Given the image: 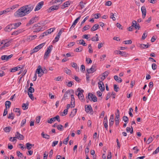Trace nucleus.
<instances>
[{
    "label": "nucleus",
    "mask_w": 159,
    "mask_h": 159,
    "mask_svg": "<svg viewBox=\"0 0 159 159\" xmlns=\"http://www.w3.org/2000/svg\"><path fill=\"white\" fill-rule=\"evenodd\" d=\"M27 15L23 7L18 10L14 14L16 17H20Z\"/></svg>",
    "instance_id": "f257e3e1"
},
{
    "label": "nucleus",
    "mask_w": 159,
    "mask_h": 159,
    "mask_svg": "<svg viewBox=\"0 0 159 159\" xmlns=\"http://www.w3.org/2000/svg\"><path fill=\"white\" fill-rule=\"evenodd\" d=\"M23 7L27 15L30 13L34 8L33 6L31 4L25 5Z\"/></svg>",
    "instance_id": "f03ea898"
},
{
    "label": "nucleus",
    "mask_w": 159,
    "mask_h": 159,
    "mask_svg": "<svg viewBox=\"0 0 159 159\" xmlns=\"http://www.w3.org/2000/svg\"><path fill=\"white\" fill-rule=\"evenodd\" d=\"M52 47L53 46L52 45H50L48 47L47 50L45 52L44 54V59H47L49 57V54L51 53L52 50Z\"/></svg>",
    "instance_id": "7ed1b4c3"
},
{
    "label": "nucleus",
    "mask_w": 159,
    "mask_h": 159,
    "mask_svg": "<svg viewBox=\"0 0 159 159\" xmlns=\"http://www.w3.org/2000/svg\"><path fill=\"white\" fill-rule=\"evenodd\" d=\"M74 93V91L73 90H67L65 93L64 96L62 98V99L66 100V99H68L70 96V94H73Z\"/></svg>",
    "instance_id": "20e7f679"
},
{
    "label": "nucleus",
    "mask_w": 159,
    "mask_h": 159,
    "mask_svg": "<svg viewBox=\"0 0 159 159\" xmlns=\"http://www.w3.org/2000/svg\"><path fill=\"white\" fill-rule=\"evenodd\" d=\"M78 91H80V93H78V96L79 98L81 100H83L84 99V96L83 94V93L84 92L83 90L82 89L80 88H78Z\"/></svg>",
    "instance_id": "39448f33"
},
{
    "label": "nucleus",
    "mask_w": 159,
    "mask_h": 159,
    "mask_svg": "<svg viewBox=\"0 0 159 159\" xmlns=\"http://www.w3.org/2000/svg\"><path fill=\"white\" fill-rule=\"evenodd\" d=\"M56 120H57L59 122L60 121V116H59L57 115L55 117H52L51 118L50 120H48L47 121V122L51 124L53 122L55 121Z\"/></svg>",
    "instance_id": "423d86ee"
},
{
    "label": "nucleus",
    "mask_w": 159,
    "mask_h": 159,
    "mask_svg": "<svg viewBox=\"0 0 159 159\" xmlns=\"http://www.w3.org/2000/svg\"><path fill=\"white\" fill-rule=\"evenodd\" d=\"M36 72L38 74V76L41 77L44 73L40 66H39L36 70Z\"/></svg>",
    "instance_id": "0eeeda50"
},
{
    "label": "nucleus",
    "mask_w": 159,
    "mask_h": 159,
    "mask_svg": "<svg viewBox=\"0 0 159 159\" xmlns=\"http://www.w3.org/2000/svg\"><path fill=\"white\" fill-rule=\"evenodd\" d=\"M36 28L35 30L34 31V32H38L40 31L43 30V28L41 26H39L38 24H35L34 25L33 28Z\"/></svg>",
    "instance_id": "6e6552de"
},
{
    "label": "nucleus",
    "mask_w": 159,
    "mask_h": 159,
    "mask_svg": "<svg viewBox=\"0 0 159 159\" xmlns=\"http://www.w3.org/2000/svg\"><path fill=\"white\" fill-rule=\"evenodd\" d=\"M86 105L85 107V111L88 113H91L92 112H93V109L91 105H88L87 107Z\"/></svg>",
    "instance_id": "1a4fd4ad"
},
{
    "label": "nucleus",
    "mask_w": 159,
    "mask_h": 159,
    "mask_svg": "<svg viewBox=\"0 0 159 159\" xmlns=\"http://www.w3.org/2000/svg\"><path fill=\"white\" fill-rule=\"evenodd\" d=\"M43 4L44 2L43 1H41L39 2L36 7L34 9V11H38L40 10L42 8Z\"/></svg>",
    "instance_id": "9d476101"
},
{
    "label": "nucleus",
    "mask_w": 159,
    "mask_h": 159,
    "mask_svg": "<svg viewBox=\"0 0 159 159\" xmlns=\"http://www.w3.org/2000/svg\"><path fill=\"white\" fill-rule=\"evenodd\" d=\"M98 87L101 91H103L105 89V86L103 82L100 81L98 83Z\"/></svg>",
    "instance_id": "9b49d317"
},
{
    "label": "nucleus",
    "mask_w": 159,
    "mask_h": 159,
    "mask_svg": "<svg viewBox=\"0 0 159 159\" xmlns=\"http://www.w3.org/2000/svg\"><path fill=\"white\" fill-rule=\"evenodd\" d=\"M13 56V54H11L9 56L7 55H3L1 57V59L2 60L8 61L9 59L11 58Z\"/></svg>",
    "instance_id": "f8f14e48"
},
{
    "label": "nucleus",
    "mask_w": 159,
    "mask_h": 159,
    "mask_svg": "<svg viewBox=\"0 0 159 159\" xmlns=\"http://www.w3.org/2000/svg\"><path fill=\"white\" fill-rule=\"evenodd\" d=\"M37 17H36L32 18L29 21V22L27 24L26 26H29L32 24L36 21Z\"/></svg>",
    "instance_id": "ddd939ff"
},
{
    "label": "nucleus",
    "mask_w": 159,
    "mask_h": 159,
    "mask_svg": "<svg viewBox=\"0 0 159 159\" xmlns=\"http://www.w3.org/2000/svg\"><path fill=\"white\" fill-rule=\"evenodd\" d=\"M16 138L20 140H23L24 138V136L20 134L18 132H16L15 134Z\"/></svg>",
    "instance_id": "4468645a"
},
{
    "label": "nucleus",
    "mask_w": 159,
    "mask_h": 159,
    "mask_svg": "<svg viewBox=\"0 0 159 159\" xmlns=\"http://www.w3.org/2000/svg\"><path fill=\"white\" fill-rule=\"evenodd\" d=\"M13 25L11 24L7 25L4 29V30L6 32L11 31L13 28Z\"/></svg>",
    "instance_id": "2eb2a0df"
},
{
    "label": "nucleus",
    "mask_w": 159,
    "mask_h": 159,
    "mask_svg": "<svg viewBox=\"0 0 159 159\" xmlns=\"http://www.w3.org/2000/svg\"><path fill=\"white\" fill-rule=\"evenodd\" d=\"M95 66L93 65L90 68L87 69V71L88 73H92L95 71L96 70L95 69Z\"/></svg>",
    "instance_id": "dca6fc26"
},
{
    "label": "nucleus",
    "mask_w": 159,
    "mask_h": 159,
    "mask_svg": "<svg viewBox=\"0 0 159 159\" xmlns=\"http://www.w3.org/2000/svg\"><path fill=\"white\" fill-rule=\"evenodd\" d=\"M59 7L58 6H53L51 7L49 9L47 10L48 12H51L52 11L57 10L58 9Z\"/></svg>",
    "instance_id": "f3484780"
},
{
    "label": "nucleus",
    "mask_w": 159,
    "mask_h": 159,
    "mask_svg": "<svg viewBox=\"0 0 159 159\" xmlns=\"http://www.w3.org/2000/svg\"><path fill=\"white\" fill-rule=\"evenodd\" d=\"M114 53L115 54H120L122 56L126 57V53L125 52H123L119 50L115 51Z\"/></svg>",
    "instance_id": "a211bd4d"
},
{
    "label": "nucleus",
    "mask_w": 159,
    "mask_h": 159,
    "mask_svg": "<svg viewBox=\"0 0 159 159\" xmlns=\"http://www.w3.org/2000/svg\"><path fill=\"white\" fill-rule=\"evenodd\" d=\"M70 5V2L69 1H66L64 2L63 5L62 6L61 8L62 9H64L66 7H68Z\"/></svg>",
    "instance_id": "6ab92c4d"
},
{
    "label": "nucleus",
    "mask_w": 159,
    "mask_h": 159,
    "mask_svg": "<svg viewBox=\"0 0 159 159\" xmlns=\"http://www.w3.org/2000/svg\"><path fill=\"white\" fill-rule=\"evenodd\" d=\"M99 28V26L98 24H95L92 27L91 29L92 31H94L97 30Z\"/></svg>",
    "instance_id": "aec40b11"
},
{
    "label": "nucleus",
    "mask_w": 159,
    "mask_h": 159,
    "mask_svg": "<svg viewBox=\"0 0 159 159\" xmlns=\"http://www.w3.org/2000/svg\"><path fill=\"white\" fill-rule=\"evenodd\" d=\"M109 74V71L108 70L106 71L102 74V76L103 78L102 80H104L106 77H107Z\"/></svg>",
    "instance_id": "412c9836"
},
{
    "label": "nucleus",
    "mask_w": 159,
    "mask_h": 159,
    "mask_svg": "<svg viewBox=\"0 0 159 159\" xmlns=\"http://www.w3.org/2000/svg\"><path fill=\"white\" fill-rule=\"evenodd\" d=\"M114 79L118 83H121L122 82V79L117 75H115L114 76Z\"/></svg>",
    "instance_id": "4be33fe9"
},
{
    "label": "nucleus",
    "mask_w": 159,
    "mask_h": 159,
    "mask_svg": "<svg viewBox=\"0 0 159 159\" xmlns=\"http://www.w3.org/2000/svg\"><path fill=\"white\" fill-rule=\"evenodd\" d=\"M2 42H3V43L4 45L2 47L0 48V49H2L4 48L5 47H7L9 46V43L8 42H5V41H3Z\"/></svg>",
    "instance_id": "5701e85b"
},
{
    "label": "nucleus",
    "mask_w": 159,
    "mask_h": 159,
    "mask_svg": "<svg viewBox=\"0 0 159 159\" xmlns=\"http://www.w3.org/2000/svg\"><path fill=\"white\" fill-rule=\"evenodd\" d=\"M91 40L92 41H98L99 40L98 35L96 34L95 35V36L92 37L91 38Z\"/></svg>",
    "instance_id": "b1692460"
},
{
    "label": "nucleus",
    "mask_w": 159,
    "mask_h": 159,
    "mask_svg": "<svg viewBox=\"0 0 159 159\" xmlns=\"http://www.w3.org/2000/svg\"><path fill=\"white\" fill-rule=\"evenodd\" d=\"M140 48L143 49H145L148 48L149 47V46L147 44H140L139 46Z\"/></svg>",
    "instance_id": "393cba45"
},
{
    "label": "nucleus",
    "mask_w": 159,
    "mask_h": 159,
    "mask_svg": "<svg viewBox=\"0 0 159 159\" xmlns=\"http://www.w3.org/2000/svg\"><path fill=\"white\" fill-rule=\"evenodd\" d=\"M29 103L27 102L26 103H23L22 105V109L24 110H25L28 108Z\"/></svg>",
    "instance_id": "a878e982"
},
{
    "label": "nucleus",
    "mask_w": 159,
    "mask_h": 159,
    "mask_svg": "<svg viewBox=\"0 0 159 159\" xmlns=\"http://www.w3.org/2000/svg\"><path fill=\"white\" fill-rule=\"evenodd\" d=\"M39 49L38 48V46H37L36 47L34 48L30 52V54L32 55L35 52H37L38 51Z\"/></svg>",
    "instance_id": "bb28decb"
},
{
    "label": "nucleus",
    "mask_w": 159,
    "mask_h": 159,
    "mask_svg": "<svg viewBox=\"0 0 159 159\" xmlns=\"http://www.w3.org/2000/svg\"><path fill=\"white\" fill-rule=\"evenodd\" d=\"M119 117V115H118V116H116L115 125L116 126L118 125L119 124V121L120 120V118Z\"/></svg>",
    "instance_id": "cd10ccee"
},
{
    "label": "nucleus",
    "mask_w": 159,
    "mask_h": 159,
    "mask_svg": "<svg viewBox=\"0 0 159 159\" xmlns=\"http://www.w3.org/2000/svg\"><path fill=\"white\" fill-rule=\"evenodd\" d=\"M41 135L43 138L46 139H48L49 138V135L46 134H44V132H43L42 133Z\"/></svg>",
    "instance_id": "c85d7f7f"
},
{
    "label": "nucleus",
    "mask_w": 159,
    "mask_h": 159,
    "mask_svg": "<svg viewBox=\"0 0 159 159\" xmlns=\"http://www.w3.org/2000/svg\"><path fill=\"white\" fill-rule=\"evenodd\" d=\"M13 111L16 112H18V113L17 114V116H19L20 114V109L18 108H16L13 109Z\"/></svg>",
    "instance_id": "c756f323"
},
{
    "label": "nucleus",
    "mask_w": 159,
    "mask_h": 159,
    "mask_svg": "<svg viewBox=\"0 0 159 159\" xmlns=\"http://www.w3.org/2000/svg\"><path fill=\"white\" fill-rule=\"evenodd\" d=\"M14 26V27H13V28L15 29L17 28L18 27H19L21 24V23L20 22H18L17 23H15L13 24H12Z\"/></svg>",
    "instance_id": "7c9ffc66"
},
{
    "label": "nucleus",
    "mask_w": 159,
    "mask_h": 159,
    "mask_svg": "<svg viewBox=\"0 0 159 159\" xmlns=\"http://www.w3.org/2000/svg\"><path fill=\"white\" fill-rule=\"evenodd\" d=\"M11 129L10 126L7 127L4 129V130L5 132H9Z\"/></svg>",
    "instance_id": "2f4dec72"
},
{
    "label": "nucleus",
    "mask_w": 159,
    "mask_h": 159,
    "mask_svg": "<svg viewBox=\"0 0 159 159\" xmlns=\"http://www.w3.org/2000/svg\"><path fill=\"white\" fill-rule=\"evenodd\" d=\"M141 10L142 14H146V10L144 6H143L141 7Z\"/></svg>",
    "instance_id": "473e14b6"
},
{
    "label": "nucleus",
    "mask_w": 159,
    "mask_h": 159,
    "mask_svg": "<svg viewBox=\"0 0 159 159\" xmlns=\"http://www.w3.org/2000/svg\"><path fill=\"white\" fill-rule=\"evenodd\" d=\"M77 109L76 108L73 110L71 112V114L70 115V116H72V117H73L75 115L77 112Z\"/></svg>",
    "instance_id": "72a5a7b5"
},
{
    "label": "nucleus",
    "mask_w": 159,
    "mask_h": 159,
    "mask_svg": "<svg viewBox=\"0 0 159 159\" xmlns=\"http://www.w3.org/2000/svg\"><path fill=\"white\" fill-rule=\"evenodd\" d=\"M26 148L29 150H30L32 148V147L34 145L29 143H27L26 144Z\"/></svg>",
    "instance_id": "f704fd0d"
},
{
    "label": "nucleus",
    "mask_w": 159,
    "mask_h": 159,
    "mask_svg": "<svg viewBox=\"0 0 159 159\" xmlns=\"http://www.w3.org/2000/svg\"><path fill=\"white\" fill-rule=\"evenodd\" d=\"M55 29V28H51L49 29L46 31L47 32L46 33H48V34H50L52 32H53Z\"/></svg>",
    "instance_id": "c9c22d12"
},
{
    "label": "nucleus",
    "mask_w": 159,
    "mask_h": 159,
    "mask_svg": "<svg viewBox=\"0 0 159 159\" xmlns=\"http://www.w3.org/2000/svg\"><path fill=\"white\" fill-rule=\"evenodd\" d=\"M79 44H82L84 46H86L87 45L86 43L85 42L84 40H79Z\"/></svg>",
    "instance_id": "e433bc0d"
},
{
    "label": "nucleus",
    "mask_w": 159,
    "mask_h": 159,
    "mask_svg": "<svg viewBox=\"0 0 159 159\" xmlns=\"http://www.w3.org/2000/svg\"><path fill=\"white\" fill-rule=\"evenodd\" d=\"M90 27L91 26L89 25L85 26L83 28V30H82V32H84L85 31L89 29Z\"/></svg>",
    "instance_id": "4c0bfd02"
},
{
    "label": "nucleus",
    "mask_w": 159,
    "mask_h": 159,
    "mask_svg": "<svg viewBox=\"0 0 159 159\" xmlns=\"http://www.w3.org/2000/svg\"><path fill=\"white\" fill-rule=\"evenodd\" d=\"M92 98L90 99V101H93V102H96L97 101V98L95 95H92Z\"/></svg>",
    "instance_id": "58836bf2"
},
{
    "label": "nucleus",
    "mask_w": 159,
    "mask_h": 159,
    "mask_svg": "<svg viewBox=\"0 0 159 159\" xmlns=\"http://www.w3.org/2000/svg\"><path fill=\"white\" fill-rule=\"evenodd\" d=\"M64 71L65 73L68 75H70L71 73V70L68 69L67 68H65Z\"/></svg>",
    "instance_id": "ea45409f"
},
{
    "label": "nucleus",
    "mask_w": 159,
    "mask_h": 159,
    "mask_svg": "<svg viewBox=\"0 0 159 159\" xmlns=\"http://www.w3.org/2000/svg\"><path fill=\"white\" fill-rule=\"evenodd\" d=\"M34 91V89L33 88L30 87L28 89V93H32Z\"/></svg>",
    "instance_id": "a19ab883"
},
{
    "label": "nucleus",
    "mask_w": 159,
    "mask_h": 159,
    "mask_svg": "<svg viewBox=\"0 0 159 159\" xmlns=\"http://www.w3.org/2000/svg\"><path fill=\"white\" fill-rule=\"evenodd\" d=\"M21 32V30H20L16 31L13 32L11 34V35H17L19 33H20Z\"/></svg>",
    "instance_id": "79ce46f5"
},
{
    "label": "nucleus",
    "mask_w": 159,
    "mask_h": 159,
    "mask_svg": "<svg viewBox=\"0 0 159 159\" xmlns=\"http://www.w3.org/2000/svg\"><path fill=\"white\" fill-rule=\"evenodd\" d=\"M147 32L146 31H145L144 33L143 34L142 37V39L144 40L147 37Z\"/></svg>",
    "instance_id": "37998d69"
},
{
    "label": "nucleus",
    "mask_w": 159,
    "mask_h": 159,
    "mask_svg": "<svg viewBox=\"0 0 159 159\" xmlns=\"http://www.w3.org/2000/svg\"><path fill=\"white\" fill-rule=\"evenodd\" d=\"M57 129L59 130H63L64 129V126L61 125H59L57 126Z\"/></svg>",
    "instance_id": "c03bdc74"
},
{
    "label": "nucleus",
    "mask_w": 159,
    "mask_h": 159,
    "mask_svg": "<svg viewBox=\"0 0 159 159\" xmlns=\"http://www.w3.org/2000/svg\"><path fill=\"white\" fill-rule=\"evenodd\" d=\"M125 44H130L132 43V41L131 40H126L123 41V42Z\"/></svg>",
    "instance_id": "a18cd8bd"
},
{
    "label": "nucleus",
    "mask_w": 159,
    "mask_h": 159,
    "mask_svg": "<svg viewBox=\"0 0 159 159\" xmlns=\"http://www.w3.org/2000/svg\"><path fill=\"white\" fill-rule=\"evenodd\" d=\"M11 104V102L9 101H6L5 102V105L6 106V107H7V106H8V108H9L10 107V106Z\"/></svg>",
    "instance_id": "49530a36"
},
{
    "label": "nucleus",
    "mask_w": 159,
    "mask_h": 159,
    "mask_svg": "<svg viewBox=\"0 0 159 159\" xmlns=\"http://www.w3.org/2000/svg\"><path fill=\"white\" fill-rule=\"evenodd\" d=\"M123 120L125 122H126V123H128L129 121L128 118L127 116H124L123 117Z\"/></svg>",
    "instance_id": "de8ad7c7"
},
{
    "label": "nucleus",
    "mask_w": 159,
    "mask_h": 159,
    "mask_svg": "<svg viewBox=\"0 0 159 159\" xmlns=\"http://www.w3.org/2000/svg\"><path fill=\"white\" fill-rule=\"evenodd\" d=\"M83 50V47L81 46L79 47V48H76L75 50V51L76 52H81Z\"/></svg>",
    "instance_id": "09e8293b"
},
{
    "label": "nucleus",
    "mask_w": 159,
    "mask_h": 159,
    "mask_svg": "<svg viewBox=\"0 0 159 159\" xmlns=\"http://www.w3.org/2000/svg\"><path fill=\"white\" fill-rule=\"evenodd\" d=\"M115 14L112 13H111L110 14V18L112 19L113 21H115L116 20V18L114 16Z\"/></svg>",
    "instance_id": "8fccbe9b"
},
{
    "label": "nucleus",
    "mask_w": 159,
    "mask_h": 159,
    "mask_svg": "<svg viewBox=\"0 0 159 159\" xmlns=\"http://www.w3.org/2000/svg\"><path fill=\"white\" fill-rule=\"evenodd\" d=\"M153 141V139L152 138V137H150L148 139L147 141V143L148 144H149L151 142H152V141Z\"/></svg>",
    "instance_id": "3c124183"
},
{
    "label": "nucleus",
    "mask_w": 159,
    "mask_h": 159,
    "mask_svg": "<svg viewBox=\"0 0 159 159\" xmlns=\"http://www.w3.org/2000/svg\"><path fill=\"white\" fill-rule=\"evenodd\" d=\"M85 66L84 65H81L80 70L82 72H84L85 71Z\"/></svg>",
    "instance_id": "603ef678"
},
{
    "label": "nucleus",
    "mask_w": 159,
    "mask_h": 159,
    "mask_svg": "<svg viewBox=\"0 0 159 159\" xmlns=\"http://www.w3.org/2000/svg\"><path fill=\"white\" fill-rule=\"evenodd\" d=\"M45 43H43L37 46L39 49L40 50V49L42 48H43V47L45 45Z\"/></svg>",
    "instance_id": "864d4df0"
},
{
    "label": "nucleus",
    "mask_w": 159,
    "mask_h": 159,
    "mask_svg": "<svg viewBox=\"0 0 159 159\" xmlns=\"http://www.w3.org/2000/svg\"><path fill=\"white\" fill-rule=\"evenodd\" d=\"M17 156L18 157H20L22 158L23 157L22 153H21L19 151H17L16 152Z\"/></svg>",
    "instance_id": "5fc2aeb1"
},
{
    "label": "nucleus",
    "mask_w": 159,
    "mask_h": 159,
    "mask_svg": "<svg viewBox=\"0 0 159 159\" xmlns=\"http://www.w3.org/2000/svg\"><path fill=\"white\" fill-rule=\"evenodd\" d=\"M81 18V16H79L77 18H76L74 21L73 23L75 25H76V24L78 22V21Z\"/></svg>",
    "instance_id": "6e6d98bb"
},
{
    "label": "nucleus",
    "mask_w": 159,
    "mask_h": 159,
    "mask_svg": "<svg viewBox=\"0 0 159 159\" xmlns=\"http://www.w3.org/2000/svg\"><path fill=\"white\" fill-rule=\"evenodd\" d=\"M17 70H18L17 67H16L10 69V72H15Z\"/></svg>",
    "instance_id": "4d7b16f0"
},
{
    "label": "nucleus",
    "mask_w": 159,
    "mask_h": 159,
    "mask_svg": "<svg viewBox=\"0 0 159 159\" xmlns=\"http://www.w3.org/2000/svg\"><path fill=\"white\" fill-rule=\"evenodd\" d=\"M86 61L87 62L88 64H91L92 63V61L90 58H86Z\"/></svg>",
    "instance_id": "13d9d810"
},
{
    "label": "nucleus",
    "mask_w": 159,
    "mask_h": 159,
    "mask_svg": "<svg viewBox=\"0 0 159 159\" xmlns=\"http://www.w3.org/2000/svg\"><path fill=\"white\" fill-rule=\"evenodd\" d=\"M47 33V32L46 31L43 33V34H41V35L39 37V38H40V39H42V37H43L47 35L48 34V33Z\"/></svg>",
    "instance_id": "bf43d9fd"
},
{
    "label": "nucleus",
    "mask_w": 159,
    "mask_h": 159,
    "mask_svg": "<svg viewBox=\"0 0 159 159\" xmlns=\"http://www.w3.org/2000/svg\"><path fill=\"white\" fill-rule=\"evenodd\" d=\"M7 107H6V108L4 110V112L3 113V116H5L6 115L7 113Z\"/></svg>",
    "instance_id": "052dcab7"
},
{
    "label": "nucleus",
    "mask_w": 159,
    "mask_h": 159,
    "mask_svg": "<svg viewBox=\"0 0 159 159\" xmlns=\"http://www.w3.org/2000/svg\"><path fill=\"white\" fill-rule=\"evenodd\" d=\"M71 66L72 67L75 68V69H77V65L76 63L73 62L71 63Z\"/></svg>",
    "instance_id": "680f3d73"
},
{
    "label": "nucleus",
    "mask_w": 159,
    "mask_h": 159,
    "mask_svg": "<svg viewBox=\"0 0 159 159\" xmlns=\"http://www.w3.org/2000/svg\"><path fill=\"white\" fill-rule=\"evenodd\" d=\"M13 113L11 112V113L9 114L8 117V118L13 120L14 118V116H12Z\"/></svg>",
    "instance_id": "e2e57ef3"
},
{
    "label": "nucleus",
    "mask_w": 159,
    "mask_h": 159,
    "mask_svg": "<svg viewBox=\"0 0 159 159\" xmlns=\"http://www.w3.org/2000/svg\"><path fill=\"white\" fill-rule=\"evenodd\" d=\"M26 120L25 119H24L23 120L21 121V127H22L24 124H25L26 122Z\"/></svg>",
    "instance_id": "0e129e2a"
},
{
    "label": "nucleus",
    "mask_w": 159,
    "mask_h": 159,
    "mask_svg": "<svg viewBox=\"0 0 159 159\" xmlns=\"http://www.w3.org/2000/svg\"><path fill=\"white\" fill-rule=\"evenodd\" d=\"M69 137H68L64 141L63 143L65 144H67L68 143L69 140Z\"/></svg>",
    "instance_id": "69168bd1"
},
{
    "label": "nucleus",
    "mask_w": 159,
    "mask_h": 159,
    "mask_svg": "<svg viewBox=\"0 0 159 159\" xmlns=\"http://www.w3.org/2000/svg\"><path fill=\"white\" fill-rule=\"evenodd\" d=\"M159 152V146L157 148L156 150L153 152V154H155Z\"/></svg>",
    "instance_id": "338daca9"
},
{
    "label": "nucleus",
    "mask_w": 159,
    "mask_h": 159,
    "mask_svg": "<svg viewBox=\"0 0 159 159\" xmlns=\"http://www.w3.org/2000/svg\"><path fill=\"white\" fill-rule=\"evenodd\" d=\"M157 68V66L155 63H153L152 64V68L154 70H155Z\"/></svg>",
    "instance_id": "774afa93"
}]
</instances>
